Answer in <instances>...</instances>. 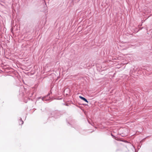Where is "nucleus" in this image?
Returning <instances> with one entry per match:
<instances>
[{
	"instance_id": "nucleus-1",
	"label": "nucleus",
	"mask_w": 152,
	"mask_h": 152,
	"mask_svg": "<svg viewBox=\"0 0 152 152\" xmlns=\"http://www.w3.org/2000/svg\"><path fill=\"white\" fill-rule=\"evenodd\" d=\"M51 115L52 117H55L56 118H57L60 117L61 113L60 111L55 110L52 112L51 113Z\"/></svg>"
},
{
	"instance_id": "nucleus-2",
	"label": "nucleus",
	"mask_w": 152,
	"mask_h": 152,
	"mask_svg": "<svg viewBox=\"0 0 152 152\" xmlns=\"http://www.w3.org/2000/svg\"><path fill=\"white\" fill-rule=\"evenodd\" d=\"M50 93H49L47 96L45 97H42L41 96L38 97L37 98L38 100L42 99V100L43 101H46V102L50 100V97L48 98V96L50 95Z\"/></svg>"
},
{
	"instance_id": "nucleus-3",
	"label": "nucleus",
	"mask_w": 152,
	"mask_h": 152,
	"mask_svg": "<svg viewBox=\"0 0 152 152\" xmlns=\"http://www.w3.org/2000/svg\"><path fill=\"white\" fill-rule=\"evenodd\" d=\"M25 91V89L23 86H22L19 90V95L21 96H23L24 95V91Z\"/></svg>"
},
{
	"instance_id": "nucleus-4",
	"label": "nucleus",
	"mask_w": 152,
	"mask_h": 152,
	"mask_svg": "<svg viewBox=\"0 0 152 152\" xmlns=\"http://www.w3.org/2000/svg\"><path fill=\"white\" fill-rule=\"evenodd\" d=\"M79 97L82 100H83L85 102H87V103H88V101H87V99H86L85 98H84L83 97H82V96H79Z\"/></svg>"
},
{
	"instance_id": "nucleus-5",
	"label": "nucleus",
	"mask_w": 152,
	"mask_h": 152,
	"mask_svg": "<svg viewBox=\"0 0 152 152\" xmlns=\"http://www.w3.org/2000/svg\"><path fill=\"white\" fill-rule=\"evenodd\" d=\"M28 92H27L26 93L27 95L28 96H29L31 97L33 95V93H31V94L29 93V91H28Z\"/></svg>"
},
{
	"instance_id": "nucleus-6",
	"label": "nucleus",
	"mask_w": 152,
	"mask_h": 152,
	"mask_svg": "<svg viewBox=\"0 0 152 152\" xmlns=\"http://www.w3.org/2000/svg\"><path fill=\"white\" fill-rule=\"evenodd\" d=\"M19 122L20 123H20H21V125L23 124V121H22L21 118H20Z\"/></svg>"
},
{
	"instance_id": "nucleus-7",
	"label": "nucleus",
	"mask_w": 152,
	"mask_h": 152,
	"mask_svg": "<svg viewBox=\"0 0 152 152\" xmlns=\"http://www.w3.org/2000/svg\"><path fill=\"white\" fill-rule=\"evenodd\" d=\"M111 136L113 137H115L114 136H113L112 134H111Z\"/></svg>"
},
{
	"instance_id": "nucleus-8",
	"label": "nucleus",
	"mask_w": 152,
	"mask_h": 152,
	"mask_svg": "<svg viewBox=\"0 0 152 152\" xmlns=\"http://www.w3.org/2000/svg\"><path fill=\"white\" fill-rule=\"evenodd\" d=\"M66 106H68L69 105H68V104H66Z\"/></svg>"
},
{
	"instance_id": "nucleus-9",
	"label": "nucleus",
	"mask_w": 152,
	"mask_h": 152,
	"mask_svg": "<svg viewBox=\"0 0 152 152\" xmlns=\"http://www.w3.org/2000/svg\"><path fill=\"white\" fill-rule=\"evenodd\" d=\"M68 123L70 125H71V123H69V122H68Z\"/></svg>"
},
{
	"instance_id": "nucleus-10",
	"label": "nucleus",
	"mask_w": 152,
	"mask_h": 152,
	"mask_svg": "<svg viewBox=\"0 0 152 152\" xmlns=\"http://www.w3.org/2000/svg\"><path fill=\"white\" fill-rule=\"evenodd\" d=\"M88 123L90 124H91V123H90V122L88 120Z\"/></svg>"
},
{
	"instance_id": "nucleus-11",
	"label": "nucleus",
	"mask_w": 152,
	"mask_h": 152,
	"mask_svg": "<svg viewBox=\"0 0 152 152\" xmlns=\"http://www.w3.org/2000/svg\"><path fill=\"white\" fill-rule=\"evenodd\" d=\"M68 90V89H66L64 91H65V90Z\"/></svg>"
}]
</instances>
